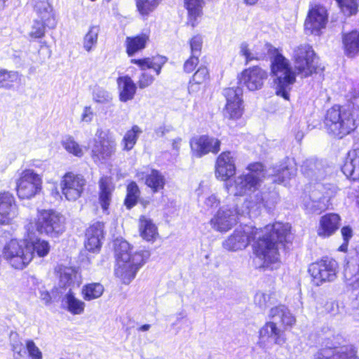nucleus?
Returning <instances> with one entry per match:
<instances>
[{"label":"nucleus","mask_w":359,"mask_h":359,"mask_svg":"<svg viewBox=\"0 0 359 359\" xmlns=\"http://www.w3.org/2000/svg\"><path fill=\"white\" fill-rule=\"evenodd\" d=\"M290 226L280 222L257 229L250 225L240 226L224 242L229 251L245 249L251 241H255L253 262L256 268L271 269L279 266L278 245L287 241Z\"/></svg>","instance_id":"nucleus-1"},{"label":"nucleus","mask_w":359,"mask_h":359,"mask_svg":"<svg viewBox=\"0 0 359 359\" xmlns=\"http://www.w3.org/2000/svg\"><path fill=\"white\" fill-rule=\"evenodd\" d=\"M114 250L116 257L115 275L123 283L129 284L149 258L150 252L140 250L133 252L130 244L124 240H116Z\"/></svg>","instance_id":"nucleus-2"},{"label":"nucleus","mask_w":359,"mask_h":359,"mask_svg":"<svg viewBox=\"0 0 359 359\" xmlns=\"http://www.w3.org/2000/svg\"><path fill=\"white\" fill-rule=\"evenodd\" d=\"M269 316L272 320L266 323L259 331L257 344L264 349L270 348L273 344L283 346L286 342L284 331L277 326L278 323L285 327H291L296 321L295 318L283 305L271 308Z\"/></svg>","instance_id":"nucleus-3"},{"label":"nucleus","mask_w":359,"mask_h":359,"mask_svg":"<svg viewBox=\"0 0 359 359\" xmlns=\"http://www.w3.org/2000/svg\"><path fill=\"white\" fill-rule=\"evenodd\" d=\"M248 173H243L229 180L225 187L227 191L235 196H247L257 193L266 175V171L260 163H253L248 165Z\"/></svg>","instance_id":"nucleus-4"},{"label":"nucleus","mask_w":359,"mask_h":359,"mask_svg":"<svg viewBox=\"0 0 359 359\" xmlns=\"http://www.w3.org/2000/svg\"><path fill=\"white\" fill-rule=\"evenodd\" d=\"M356 121L350 106H334L327 111L325 119L327 131L338 138L353 131L357 126Z\"/></svg>","instance_id":"nucleus-5"},{"label":"nucleus","mask_w":359,"mask_h":359,"mask_svg":"<svg viewBox=\"0 0 359 359\" xmlns=\"http://www.w3.org/2000/svg\"><path fill=\"white\" fill-rule=\"evenodd\" d=\"M271 69L276 94L288 100L289 93L296 81L295 73L289 61L281 54L276 53L271 61Z\"/></svg>","instance_id":"nucleus-6"},{"label":"nucleus","mask_w":359,"mask_h":359,"mask_svg":"<svg viewBox=\"0 0 359 359\" xmlns=\"http://www.w3.org/2000/svg\"><path fill=\"white\" fill-rule=\"evenodd\" d=\"M65 219L60 212L53 210H38L34 226L32 222H29L26 226V229L29 232L32 233L35 227L41 234L50 238H57L65 231Z\"/></svg>","instance_id":"nucleus-7"},{"label":"nucleus","mask_w":359,"mask_h":359,"mask_svg":"<svg viewBox=\"0 0 359 359\" xmlns=\"http://www.w3.org/2000/svg\"><path fill=\"white\" fill-rule=\"evenodd\" d=\"M2 255L4 259L15 269H24L32 260V254L28 248L27 240H10L5 244Z\"/></svg>","instance_id":"nucleus-8"},{"label":"nucleus","mask_w":359,"mask_h":359,"mask_svg":"<svg viewBox=\"0 0 359 359\" xmlns=\"http://www.w3.org/2000/svg\"><path fill=\"white\" fill-rule=\"evenodd\" d=\"M116 141L109 131L97 130L91 149V157L95 163L106 164L116 151Z\"/></svg>","instance_id":"nucleus-9"},{"label":"nucleus","mask_w":359,"mask_h":359,"mask_svg":"<svg viewBox=\"0 0 359 359\" xmlns=\"http://www.w3.org/2000/svg\"><path fill=\"white\" fill-rule=\"evenodd\" d=\"M42 190V179L32 169L22 170L16 180L17 195L20 199H31Z\"/></svg>","instance_id":"nucleus-10"},{"label":"nucleus","mask_w":359,"mask_h":359,"mask_svg":"<svg viewBox=\"0 0 359 359\" xmlns=\"http://www.w3.org/2000/svg\"><path fill=\"white\" fill-rule=\"evenodd\" d=\"M338 271V263L335 260L328 258L312 263L309 268L313 282L318 286L334 281Z\"/></svg>","instance_id":"nucleus-11"},{"label":"nucleus","mask_w":359,"mask_h":359,"mask_svg":"<svg viewBox=\"0 0 359 359\" xmlns=\"http://www.w3.org/2000/svg\"><path fill=\"white\" fill-rule=\"evenodd\" d=\"M316 54L312 47L302 44L296 47L293 52L294 68L302 77L311 76L316 69Z\"/></svg>","instance_id":"nucleus-12"},{"label":"nucleus","mask_w":359,"mask_h":359,"mask_svg":"<svg viewBox=\"0 0 359 359\" xmlns=\"http://www.w3.org/2000/svg\"><path fill=\"white\" fill-rule=\"evenodd\" d=\"M330 195L321 184L313 186L303 198V207L309 213L320 214L329 207Z\"/></svg>","instance_id":"nucleus-13"},{"label":"nucleus","mask_w":359,"mask_h":359,"mask_svg":"<svg viewBox=\"0 0 359 359\" xmlns=\"http://www.w3.org/2000/svg\"><path fill=\"white\" fill-rule=\"evenodd\" d=\"M328 22L327 8L323 5L311 4L304 22V29L307 34L319 36L325 29Z\"/></svg>","instance_id":"nucleus-14"},{"label":"nucleus","mask_w":359,"mask_h":359,"mask_svg":"<svg viewBox=\"0 0 359 359\" xmlns=\"http://www.w3.org/2000/svg\"><path fill=\"white\" fill-rule=\"evenodd\" d=\"M131 63L138 65L144 71L140 76L138 80V86L143 89L151 86L154 81V77L149 73L145 72L147 69H152L156 75H159L163 66L166 63L167 58L161 55H156L151 57L143 59H132Z\"/></svg>","instance_id":"nucleus-15"},{"label":"nucleus","mask_w":359,"mask_h":359,"mask_svg":"<svg viewBox=\"0 0 359 359\" xmlns=\"http://www.w3.org/2000/svg\"><path fill=\"white\" fill-rule=\"evenodd\" d=\"M241 213L235 207L223 205L211 218L210 224L217 231L225 233L238 222V215Z\"/></svg>","instance_id":"nucleus-16"},{"label":"nucleus","mask_w":359,"mask_h":359,"mask_svg":"<svg viewBox=\"0 0 359 359\" xmlns=\"http://www.w3.org/2000/svg\"><path fill=\"white\" fill-rule=\"evenodd\" d=\"M224 95L226 101L224 110V117L231 121L240 119L244 110L242 89L240 87L226 88L224 90Z\"/></svg>","instance_id":"nucleus-17"},{"label":"nucleus","mask_w":359,"mask_h":359,"mask_svg":"<svg viewBox=\"0 0 359 359\" xmlns=\"http://www.w3.org/2000/svg\"><path fill=\"white\" fill-rule=\"evenodd\" d=\"M86 185L83 175L69 172L66 173L60 182L62 194L67 201H74L81 197Z\"/></svg>","instance_id":"nucleus-18"},{"label":"nucleus","mask_w":359,"mask_h":359,"mask_svg":"<svg viewBox=\"0 0 359 359\" xmlns=\"http://www.w3.org/2000/svg\"><path fill=\"white\" fill-rule=\"evenodd\" d=\"M220 141L213 137L201 135L190 140L191 154L201 158L209 153L217 154L220 149Z\"/></svg>","instance_id":"nucleus-19"},{"label":"nucleus","mask_w":359,"mask_h":359,"mask_svg":"<svg viewBox=\"0 0 359 359\" xmlns=\"http://www.w3.org/2000/svg\"><path fill=\"white\" fill-rule=\"evenodd\" d=\"M19 214L14 196L8 191L0 193V224H12Z\"/></svg>","instance_id":"nucleus-20"},{"label":"nucleus","mask_w":359,"mask_h":359,"mask_svg":"<svg viewBox=\"0 0 359 359\" xmlns=\"http://www.w3.org/2000/svg\"><path fill=\"white\" fill-rule=\"evenodd\" d=\"M235 162L236 158L231 151L221 153L215 163L216 178L227 182L236 172Z\"/></svg>","instance_id":"nucleus-21"},{"label":"nucleus","mask_w":359,"mask_h":359,"mask_svg":"<svg viewBox=\"0 0 359 359\" xmlns=\"http://www.w3.org/2000/svg\"><path fill=\"white\" fill-rule=\"evenodd\" d=\"M278 201V195L274 191L262 192L259 190L257 193L245 198L243 204L248 213L256 212L262 207L271 208Z\"/></svg>","instance_id":"nucleus-22"},{"label":"nucleus","mask_w":359,"mask_h":359,"mask_svg":"<svg viewBox=\"0 0 359 359\" xmlns=\"http://www.w3.org/2000/svg\"><path fill=\"white\" fill-rule=\"evenodd\" d=\"M267 72L259 67H253L244 70L240 81L250 90L260 89L266 79Z\"/></svg>","instance_id":"nucleus-23"},{"label":"nucleus","mask_w":359,"mask_h":359,"mask_svg":"<svg viewBox=\"0 0 359 359\" xmlns=\"http://www.w3.org/2000/svg\"><path fill=\"white\" fill-rule=\"evenodd\" d=\"M34 11L37 20H42L48 29H55L57 20L53 6L48 0H34Z\"/></svg>","instance_id":"nucleus-24"},{"label":"nucleus","mask_w":359,"mask_h":359,"mask_svg":"<svg viewBox=\"0 0 359 359\" xmlns=\"http://www.w3.org/2000/svg\"><path fill=\"white\" fill-rule=\"evenodd\" d=\"M104 224L96 222L90 226L86 233V249L92 252H96L101 248V240L104 237Z\"/></svg>","instance_id":"nucleus-25"},{"label":"nucleus","mask_w":359,"mask_h":359,"mask_svg":"<svg viewBox=\"0 0 359 359\" xmlns=\"http://www.w3.org/2000/svg\"><path fill=\"white\" fill-rule=\"evenodd\" d=\"M344 276L348 287L353 290L359 289V252L347 262Z\"/></svg>","instance_id":"nucleus-26"},{"label":"nucleus","mask_w":359,"mask_h":359,"mask_svg":"<svg viewBox=\"0 0 359 359\" xmlns=\"http://www.w3.org/2000/svg\"><path fill=\"white\" fill-rule=\"evenodd\" d=\"M341 218L335 213H328L322 216L319 221L317 233L320 237L328 238L339 228Z\"/></svg>","instance_id":"nucleus-27"},{"label":"nucleus","mask_w":359,"mask_h":359,"mask_svg":"<svg viewBox=\"0 0 359 359\" xmlns=\"http://www.w3.org/2000/svg\"><path fill=\"white\" fill-rule=\"evenodd\" d=\"M296 172L297 167L294 160L286 158L280 165L274 166L272 168V171L269 173V175H272L275 177L274 182L283 183L294 176Z\"/></svg>","instance_id":"nucleus-28"},{"label":"nucleus","mask_w":359,"mask_h":359,"mask_svg":"<svg viewBox=\"0 0 359 359\" xmlns=\"http://www.w3.org/2000/svg\"><path fill=\"white\" fill-rule=\"evenodd\" d=\"M341 171L350 180H359V149H353L348 153Z\"/></svg>","instance_id":"nucleus-29"},{"label":"nucleus","mask_w":359,"mask_h":359,"mask_svg":"<svg viewBox=\"0 0 359 359\" xmlns=\"http://www.w3.org/2000/svg\"><path fill=\"white\" fill-rule=\"evenodd\" d=\"M99 187V204L103 212L108 214V209L111 202L112 192L114 189L111 179L108 177H102L100 180Z\"/></svg>","instance_id":"nucleus-30"},{"label":"nucleus","mask_w":359,"mask_h":359,"mask_svg":"<svg viewBox=\"0 0 359 359\" xmlns=\"http://www.w3.org/2000/svg\"><path fill=\"white\" fill-rule=\"evenodd\" d=\"M342 44L344 54L348 57H354L359 54V31L352 30L342 34Z\"/></svg>","instance_id":"nucleus-31"},{"label":"nucleus","mask_w":359,"mask_h":359,"mask_svg":"<svg viewBox=\"0 0 359 359\" xmlns=\"http://www.w3.org/2000/svg\"><path fill=\"white\" fill-rule=\"evenodd\" d=\"M117 85L119 93V100L121 102H126L134 98L137 86L129 76H119L117 79Z\"/></svg>","instance_id":"nucleus-32"},{"label":"nucleus","mask_w":359,"mask_h":359,"mask_svg":"<svg viewBox=\"0 0 359 359\" xmlns=\"http://www.w3.org/2000/svg\"><path fill=\"white\" fill-rule=\"evenodd\" d=\"M142 177L144 178L145 184L151 188L154 193L163 189L165 179L160 171L151 169L149 172L142 173Z\"/></svg>","instance_id":"nucleus-33"},{"label":"nucleus","mask_w":359,"mask_h":359,"mask_svg":"<svg viewBox=\"0 0 359 359\" xmlns=\"http://www.w3.org/2000/svg\"><path fill=\"white\" fill-rule=\"evenodd\" d=\"M302 172L311 178L322 179L325 176L322 163L314 159H308L304 161L302 165Z\"/></svg>","instance_id":"nucleus-34"},{"label":"nucleus","mask_w":359,"mask_h":359,"mask_svg":"<svg viewBox=\"0 0 359 359\" xmlns=\"http://www.w3.org/2000/svg\"><path fill=\"white\" fill-rule=\"evenodd\" d=\"M66 309L73 315H81L84 312L86 304L76 297L71 290L65 295L63 299Z\"/></svg>","instance_id":"nucleus-35"},{"label":"nucleus","mask_w":359,"mask_h":359,"mask_svg":"<svg viewBox=\"0 0 359 359\" xmlns=\"http://www.w3.org/2000/svg\"><path fill=\"white\" fill-rule=\"evenodd\" d=\"M203 0H184L185 6L189 13L188 23L194 27L198 23V18L202 15Z\"/></svg>","instance_id":"nucleus-36"},{"label":"nucleus","mask_w":359,"mask_h":359,"mask_svg":"<svg viewBox=\"0 0 359 359\" xmlns=\"http://www.w3.org/2000/svg\"><path fill=\"white\" fill-rule=\"evenodd\" d=\"M148 41L149 36L146 34H142L134 37H127L126 43L128 55L132 56L137 52L144 49Z\"/></svg>","instance_id":"nucleus-37"},{"label":"nucleus","mask_w":359,"mask_h":359,"mask_svg":"<svg viewBox=\"0 0 359 359\" xmlns=\"http://www.w3.org/2000/svg\"><path fill=\"white\" fill-rule=\"evenodd\" d=\"M142 133V130L137 125L133 126L131 129L127 130L121 142L122 149L126 151L133 149Z\"/></svg>","instance_id":"nucleus-38"},{"label":"nucleus","mask_w":359,"mask_h":359,"mask_svg":"<svg viewBox=\"0 0 359 359\" xmlns=\"http://www.w3.org/2000/svg\"><path fill=\"white\" fill-rule=\"evenodd\" d=\"M26 240L28 248L30 249V252L32 254V259L35 253L39 257H44L48 254L50 246L48 241L40 238Z\"/></svg>","instance_id":"nucleus-39"},{"label":"nucleus","mask_w":359,"mask_h":359,"mask_svg":"<svg viewBox=\"0 0 359 359\" xmlns=\"http://www.w3.org/2000/svg\"><path fill=\"white\" fill-rule=\"evenodd\" d=\"M100 27L98 26L92 25L89 27L82 41L83 48L86 52L90 53L95 49L97 45Z\"/></svg>","instance_id":"nucleus-40"},{"label":"nucleus","mask_w":359,"mask_h":359,"mask_svg":"<svg viewBox=\"0 0 359 359\" xmlns=\"http://www.w3.org/2000/svg\"><path fill=\"white\" fill-rule=\"evenodd\" d=\"M60 283L63 286H70L75 283L79 285V278L76 271L72 267L60 266L58 270Z\"/></svg>","instance_id":"nucleus-41"},{"label":"nucleus","mask_w":359,"mask_h":359,"mask_svg":"<svg viewBox=\"0 0 359 359\" xmlns=\"http://www.w3.org/2000/svg\"><path fill=\"white\" fill-rule=\"evenodd\" d=\"M140 231L141 236L148 241L154 239L158 235L155 224L151 219L144 217L140 219Z\"/></svg>","instance_id":"nucleus-42"},{"label":"nucleus","mask_w":359,"mask_h":359,"mask_svg":"<svg viewBox=\"0 0 359 359\" xmlns=\"http://www.w3.org/2000/svg\"><path fill=\"white\" fill-rule=\"evenodd\" d=\"M104 287L99 283H92L83 286L81 294L86 301H91L100 297L104 292Z\"/></svg>","instance_id":"nucleus-43"},{"label":"nucleus","mask_w":359,"mask_h":359,"mask_svg":"<svg viewBox=\"0 0 359 359\" xmlns=\"http://www.w3.org/2000/svg\"><path fill=\"white\" fill-rule=\"evenodd\" d=\"M330 359H359V357L355 347L348 344L334 348Z\"/></svg>","instance_id":"nucleus-44"},{"label":"nucleus","mask_w":359,"mask_h":359,"mask_svg":"<svg viewBox=\"0 0 359 359\" xmlns=\"http://www.w3.org/2000/svg\"><path fill=\"white\" fill-rule=\"evenodd\" d=\"M61 144L68 153L77 157L83 156L84 152L82 147L72 136L64 137Z\"/></svg>","instance_id":"nucleus-45"},{"label":"nucleus","mask_w":359,"mask_h":359,"mask_svg":"<svg viewBox=\"0 0 359 359\" xmlns=\"http://www.w3.org/2000/svg\"><path fill=\"white\" fill-rule=\"evenodd\" d=\"M20 81V76L17 72L0 69V88L10 89L14 83Z\"/></svg>","instance_id":"nucleus-46"},{"label":"nucleus","mask_w":359,"mask_h":359,"mask_svg":"<svg viewBox=\"0 0 359 359\" xmlns=\"http://www.w3.org/2000/svg\"><path fill=\"white\" fill-rule=\"evenodd\" d=\"M262 45L257 46L256 50H251L249 46L246 43H242L240 46V53L244 56L246 62H249L252 60H259L263 59L265 57V53L262 51H259V47Z\"/></svg>","instance_id":"nucleus-47"},{"label":"nucleus","mask_w":359,"mask_h":359,"mask_svg":"<svg viewBox=\"0 0 359 359\" xmlns=\"http://www.w3.org/2000/svg\"><path fill=\"white\" fill-rule=\"evenodd\" d=\"M346 16L355 15L358 11L359 0H335Z\"/></svg>","instance_id":"nucleus-48"},{"label":"nucleus","mask_w":359,"mask_h":359,"mask_svg":"<svg viewBox=\"0 0 359 359\" xmlns=\"http://www.w3.org/2000/svg\"><path fill=\"white\" fill-rule=\"evenodd\" d=\"M140 196V190L135 182H131L127 187V196L125 199V205L130 209L137 203Z\"/></svg>","instance_id":"nucleus-49"},{"label":"nucleus","mask_w":359,"mask_h":359,"mask_svg":"<svg viewBox=\"0 0 359 359\" xmlns=\"http://www.w3.org/2000/svg\"><path fill=\"white\" fill-rule=\"evenodd\" d=\"M162 0H137V7L142 15H147L152 12Z\"/></svg>","instance_id":"nucleus-50"},{"label":"nucleus","mask_w":359,"mask_h":359,"mask_svg":"<svg viewBox=\"0 0 359 359\" xmlns=\"http://www.w3.org/2000/svg\"><path fill=\"white\" fill-rule=\"evenodd\" d=\"M48 28L44 22L35 19L29 32L32 39H41L45 36L46 29Z\"/></svg>","instance_id":"nucleus-51"},{"label":"nucleus","mask_w":359,"mask_h":359,"mask_svg":"<svg viewBox=\"0 0 359 359\" xmlns=\"http://www.w3.org/2000/svg\"><path fill=\"white\" fill-rule=\"evenodd\" d=\"M202 207L207 210L217 208L220 204L219 198L215 194H210L199 198Z\"/></svg>","instance_id":"nucleus-52"},{"label":"nucleus","mask_w":359,"mask_h":359,"mask_svg":"<svg viewBox=\"0 0 359 359\" xmlns=\"http://www.w3.org/2000/svg\"><path fill=\"white\" fill-rule=\"evenodd\" d=\"M111 94L100 88L95 89L93 92V100L98 103H108L111 100Z\"/></svg>","instance_id":"nucleus-53"},{"label":"nucleus","mask_w":359,"mask_h":359,"mask_svg":"<svg viewBox=\"0 0 359 359\" xmlns=\"http://www.w3.org/2000/svg\"><path fill=\"white\" fill-rule=\"evenodd\" d=\"M189 45L191 55L199 56L203 45L202 36L199 34L194 36L189 41Z\"/></svg>","instance_id":"nucleus-54"},{"label":"nucleus","mask_w":359,"mask_h":359,"mask_svg":"<svg viewBox=\"0 0 359 359\" xmlns=\"http://www.w3.org/2000/svg\"><path fill=\"white\" fill-rule=\"evenodd\" d=\"M209 79V72L205 67H200L193 75L192 79L198 83H204Z\"/></svg>","instance_id":"nucleus-55"},{"label":"nucleus","mask_w":359,"mask_h":359,"mask_svg":"<svg viewBox=\"0 0 359 359\" xmlns=\"http://www.w3.org/2000/svg\"><path fill=\"white\" fill-rule=\"evenodd\" d=\"M270 299L269 294L258 292L255 295L254 302L260 309H265L269 306Z\"/></svg>","instance_id":"nucleus-56"},{"label":"nucleus","mask_w":359,"mask_h":359,"mask_svg":"<svg viewBox=\"0 0 359 359\" xmlns=\"http://www.w3.org/2000/svg\"><path fill=\"white\" fill-rule=\"evenodd\" d=\"M26 348L29 353V356L32 359H42V353L33 341H27Z\"/></svg>","instance_id":"nucleus-57"},{"label":"nucleus","mask_w":359,"mask_h":359,"mask_svg":"<svg viewBox=\"0 0 359 359\" xmlns=\"http://www.w3.org/2000/svg\"><path fill=\"white\" fill-rule=\"evenodd\" d=\"M13 351L14 359H29L27 351L21 343L13 344Z\"/></svg>","instance_id":"nucleus-58"},{"label":"nucleus","mask_w":359,"mask_h":359,"mask_svg":"<svg viewBox=\"0 0 359 359\" xmlns=\"http://www.w3.org/2000/svg\"><path fill=\"white\" fill-rule=\"evenodd\" d=\"M198 64V56L191 55V57L187 60L184 64V69L186 72L190 73L193 72Z\"/></svg>","instance_id":"nucleus-59"},{"label":"nucleus","mask_w":359,"mask_h":359,"mask_svg":"<svg viewBox=\"0 0 359 359\" xmlns=\"http://www.w3.org/2000/svg\"><path fill=\"white\" fill-rule=\"evenodd\" d=\"M348 106H350L351 109V108L359 109V87L355 88L353 91L350 99V104Z\"/></svg>","instance_id":"nucleus-60"},{"label":"nucleus","mask_w":359,"mask_h":359,"mask_svg":"<svg viewBox=\"0 0 359 359\" xmlns=\"http://www.w3.org/2000/svg\"><path fill=\"white\" fill-rule=\"evenodd\" d=\"M93 116L94 114L91 108L90 107H86L81 114V121L83 122L90 123L92 121Z\"/></svg>","instance_id":"nucleus-61"},{"label":"nucleus","mask_w":359,"mask_h":359,"mask_svg":"<svg viewBox=\"0 0 359 359\" xmlns=\"http://www.w3.org/2000/svg\"><path fill=\"white\" fill-rule=\"evenodd\" d=\"M39 299L45 304H49L51 302L52 297L50 293L43 289L40 290L39 291Z\"/></svg>","instance_id":"nucleus-62"},{"label":"nucleus","mask_w":359,"mask_h":359,"mask_svg":"<svg viewBox=\"0 0 359 359\" xmlns=\"http://www.w3.org/2000/svg\"><path fill=\"white\" fill-rule=\"evenodd\" d=\"M201 83H198L194 82L193 80H191L189 86V94L194 95L200 91L201 88Z\"/></svg>","instance_id":"nucleus-63"},{"label":"nucleus","mask_w":359,"mask_h":359,"mask_svg":"<svg viewBox=\"0 0 359 359\" xmlns=\"http://www.w3.org/2000/svg\"><path fill=\"white\" fill-rule=\"evenodd\" d=\"M341 233L346 243L348 242L353 235L352 229L349 226H344L341 230Z\"/></svg>","instance_id":"nucleus-64"}]
</instances>
